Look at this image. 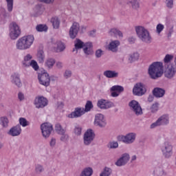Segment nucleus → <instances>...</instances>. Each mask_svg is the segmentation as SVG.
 Here are the masks:
<instances>
[{
	"instance_id": "5701e85b",
	"label": "nucleus",
	"mask_w": 176,
	"mask_h": 176,
	"mask_svg": "<svg viewBox=\"0 0 176 176\" xmlns=\"http://www.w3.org/2000/svg\"><path fill=\"white\" fill-rule=\"evenodd\" d=\"M164 94H166V90L163 88L160 87H155L153 90V95L156 98H162L164 97Z\"/></svg>"
},
{
	"instance_id": "cd10ccee",
	"label": "nucleus",
	"mask_w": 176,
	"mask_h": 176,
	"mask_svg": "<svg viewBox=\"0 0 176 176\" xmlns=\"http://www.w3.org/2000/svg\"><path fill=\"white\" fill-rule=\"evenodd\" d=\"M36 58L39 64H43L45 63V55L43 50H40L37 52Z\"/></svg>"
},
{
	"instance_id": "9d476101",
	"label": "nucleus",
	"mask_w": 176,
	"mask_h": 176,
	"mask_svg": "<svg viewBox=\"0 0 176 176\" xmlns=\"http://www.w3.org/2000/svg\"><path fill=\"white\" fill-rule=\"evenodd\" d=\"M146 93V86L142 82L136 83L133 88V96L141 97Z\"/></svg>"
},
{
	"instance_id": "2eb2a0df",
	"label": "nucleus",
	"mask_w": 176,
	"mask_h": 176,
	"mask_svg": "<svg viewBox=\"0 0 176 176\" xmlns=\"http://www.w3.org/2000/svg\"><path fill=\"white\" fill-rule=\"evenodd\" d=\"M38 79L40 85L47 87L50 85V76L47 72H44L41 74H38Z\"/></svg>"
},
{
	"instance_id": "20e7f679",
	"label": "nucleus",
	"mask_w": 176,
	"mask_h": 176,
	"mask_svg": "<svg viewBox=\"0 0 176 176\" xmlns=\"http://www.w3.org/2000/svg\"><path fill=\"white\" fill-rule=\"evenodd\" d=\"M137 140V133L135 132H129L125 135H119L117 136V141L122 142L125 145H131Z\"/></svg>"
},
{
	"instance_id": "a211bd4d",
	"label": "nucleus",
	"mask_w": 176,
	"mask_h": 176,
	"mask_svg": "<svg viewBox=\"0 0 176 176\" xmlns=\"http://www.w3.org/2000/svg\"><path fill=\"white\" fill-rule=\"evenodd\" d=\"M119 46H120V41L119 40H110L107 45V49L110 52H113V53H116L119 50Z\"/></svg>"
},
{
	"instance_id": "ddd939ff",
	"label": "nucleus",
	"mask_w": 176,
	"mask_h": 176,
	"mask_svg": "<svg viewBox=\"0 0 176 176\" xmlns=\"http://www.w3.org/2000/svg\"><path fill=\"white\" fill-rule=\"evenodd\" d=\"M85 113H86L85 111V107H78L74 109V111L68 114L67 118H69V119H76L83 116Z\"/></svg>"
},
{
	"instance_id": "e2e57ef3",
	"label": "nucleus",
	"mask_w": 176,
	"mask_h": 176,
	"mask_svg": "<svg viewBox=\"0 0 176 176\" xmlns=\"http://www.w3.org/2000/svg\"><path fill=\"white\" fill-rule=\"evenodd\" d=\"M23 60H25V61L31 62V60H32V55H31L30 54H26L24 56Z\"/></svg>"
},
{
	"instance_id": "ea45409f",
	"label": "nucleus",
	"mask_w": 176,
	"mask_h": 176,
	"mask_svg": "<svg viewBox=\"0 0 176 176\" xmlns=\"http://www.w3.org/2000/svg\"><path fill=\"white\" fill-rule=\"evenodd\" d=\"M107 146L109 149H117V148H119V143L116 141H111L108 144Z\"/></svg>"
},
{
	"instance_id": "39448f33",
	"label": "nucleus",
	"mask_w": 176,
	"mask_h": 176,
	"mask_svg": "<svg viewBox=\"0 0 176 176\" xmlns=\"http://www.w3.org/2000/svg\"><path fill=\"white\" fill-rule=\"evenodd\" d=\"M21 34V28L16 22H12L9 26V36L12 41H16Z\"/></svg>"
},
{
	"instance_id": "4be33fe9",
	"label": "nucleus",
	"mask_w": 176,
	"mask_h": 176,
	"mask_svg": "<svg viewBox=\"0 0 176 176\" xmlns=\"http://www.w3.org/2000/svg\"><path fill=\"white\" fill-rule=\"evenodd\" d=\"M11 82L15 85L17 87H21V80L20 79V75L17 73H14L10 77Z\"/></svg>"
},
{
	"instance_id": "a18cd8bd",
	"label": "nucleus",
	"mask_w": 176,
	"mask_h": 176,
	"mask_svg": "<svg viewBox=\"0 0 176 176\" xmlns=\"http://www.w3.org/2000/svg\"><path fill=\"white\" fill-rule=\"evenodd\" d=\"M6 1L7 3V10L8 12H12L14 0H6Z\"/></svg>"
},
{
	"instance_id": "e433bc0d",
	"label": "nucleus",
	"mask_w": 176,
	"mask_h": 176,
	"mask_svg": "<svg viewBox=\"0 0 176 176\" xmlns=\"http://www.w3.org/2000/svg\"><path fill=\"white\" fill-rule=\"evenodd\" d=\"M111 174H112V169H111V168L105 167L100 174V176H111Z\"/></svg>"
},
{
	"instance_id": "f704fd0d",
	"label": "nucleus",
	"mask_w": 176,
	"mask_h": 176,
	"mask_svg": "<svg viewBox=\"0 0 176 176\" xmlns=\"http://www.w3.org/2000/svg\"><path fill=\"white\" fill-rule=\"evenodd\" d=\"M93 175V168L90 167H87L84 168V170L81 172L80 176H91Z\"/></svg>"
},
{
	"instance_id": "4c0bfd02",
	"label": "nucleus",
	"mask_w": 176,
	"mask_h": 176,
	"mask_svg": "<svg viewBox=\"0 0 176 176\" xmlns=\"http://www.w3.org/2000/svg\"><path fill=\"white\" fill-rule=\"evenodd\" d=\"M36 30L38 31V32H46V31H47V26L42 24L37 25Z\"/></svg>"
},
{
	"instance_id": "a19ab883",
	"label": "nucleus",
	"mask_w": 176,
	"mask_h": 176,
	"mask_svg": "<svg viewBox=\"0 0 176 176\" xmlns=\"http://www.w3.org/2000/svg\"><path fill=\"white\" fill-rule=\"evenodd\" d=\"M56 131L59 134H65V129L61 126V124H56L55 126Z\"/></svg>"
},
{
	"instance_id": "49530a36",
	"label": "nucleus",
	"mask_w": 176,
	"mask_h": 176,
	"mask_svg": "<svg viewBox=\"0 0 176 176\" xmlns=\"http://www.w3.org/2000/svg\"><path fill=\"white\" fill-rule=\"evenodd\" d=\"M154 171L157 175L160 176L164 175L166 174L162 167H157L155 169Z\"/></svg>"
},
{
	"instance_id": "f257e3e1",
	"label": "nucleus",
	"mask_w": 176,
	"mask_h": 176,
	"mask_svg": "<svg viewBox=\"0 0 176 176\" xmlns=\"http://www.w3.org/2000/svg\"><path fill=\"white\" fill-rule=\"evenodd\" d=\"M35 37L32 34H28L19 38L16 43V47L18 50H28L34 45Z\"/></svg>"
},
{
	"instance_id": "bb28decb",
	"label": "nucleus",
	"mask_w": 176,
	"mask_h": 176,
	"mask_svg": "<svg viewBox=\"0 0 176 176\" xmlns=\"http://www.w3.org/2000/svg\"><path fill=\"white\" fill-rule=\"evenodd\" d=\"M50 22L52 24V27L54 30H58L60 28V23L61 21L58 16H52L50 19Z\"/></svg>"
},
{
	"instance_id": "473e14b6",
	"label": "nucleus",
	"mask_w": 176,
	"mask_h": 176,
	"mask_svg": "<svg viewBox=\"0 0 176 176\" xmlns=\"http://www.w3.org/2000/svg\"><path fill=\"white\" fill-rule=\"evenodd\" d=\"M128 60L129 63H134V61H138V60H140V53L134 52L129 54Z\"/></svg>"
},
{
	"instance_id": "0eeeda50",
	"label": "nucleus",
	"mask_w": 176,
	"mask_h": 176,
	"mask_svg": "<svg viewBox=\"0 0 176 176\" xmlns=\"http://www.w3.org/2000/svg\"><path fill=\"white\" fill-rule=\"evenodd\" d=\"M173 144L168 142H165L161 146V152L165 159H170L173 156Z\"/></svg>"
},
{
	"instance_id": "1a4fd4ad",
	"label": "nucleus",
	"mask_w": 176,
	"mask_h": 176,
	"mask_svg": "<svg viewBox=\"0 0 176 176\" xmlns=\"http://www.w3.org/2000/svg\"><path fill=\"white\" fill-rule=\"evenodd\" d=\"M94 138H96V133H94V130L91 129H87L83 135L84 145H86L87 146L90 145V144L94 141Z\"/></svg>"
},
{
	"instance_id": "37998d69",
	"label": "nucleus",
	"mask_w": 176,
	"mask_h": 176,
	"mask_svg": "<svg viewBox=\"0 0 176 176\" xmlns=\"http://www.w3.org/2000/svg\"><path fill=\"white\" fill-rule=\"evenodd\" d=\"M163 30H164V25L159 23L156 26L155 32L157 34V35H160V34H162L163 32Z\"/></svg>"
},
{
	"instance_id": "c9c22d12",
	"label": "nucleus",
	"mask_w": 176,
	"mask_h": 176,
	"mask_svg": "<svg viewBox=\"0 0 176 176\" xmlns=\"http://www.w3.org/2000/svg\"><path fill=\"white\" fill-rule=\"evenodd\" d=\"M173 58H174V55L173 54H166L164 58V63L165 64L166 67H168L169 64L171 63V61H173Z\"/></svg>"
},
{
	"instance_id": "2f4dec72",
	"label": "nucleus",
	"mask_w": 176,
	"mask_h": 176,
	"mask_svg": "<svg viewBox=\"0 0 176 176\" xmlns=\"http://www.w3.org/2000/svg\"><path fill=\"white\" fill-rule=\"evenodd\" d=\"M83 46H85V43L80 39L77 38L74 41V49L73 50V52H75L76 50H79V49H83Z\"/></svg>"
},
{
	"instance_id": "aec40b11",
	"label": "nucleus",
	"mask_w": 176,
	"mask_h": 176,
	"mask_svg": "<svg viewBox=\"0 0 176 176\" xmlns=\"http://www.w3.org/2000/svg\"><path fill=\"white\" fill-rule=\"evenodd\" d=\"M82 52L85 56H91L94 53V50H93V43L87 42L82 47Z\"/></svg>"
},
{
	"instance_id": "c756f323",
	"label": "nucleus",
	"mask_w": 176,
	"mask_h": 176,
	"mask_svg": "<svg viewBox=\"0 0 176 176\" xmlns=\"http://www.w3.org/2000/svg\"><path fill=\"white\" fill-rule=\"evenodd\" d=\"M34 12L36 16H41L45 12V7L42 4H38L34 7Z\"/></svg>"
},
{
	"instance_id": "6e6552de",
	"label": "nucleus",
	"mask_w": 176,
	"mask_h": 176,
	"mask_svg": "<svg viewBox=\"0 0 176 176\" xmlns=\"http://www.w3.org/2000/svg\"><path fill=\"white\" fill-rule=\"evenodd\" d=\"M41 131L43 138H49L53 132V125L49 122L43 123L41 125Z\"/></svg>"
},
{
	"instance_id": "393cba45",
	"label": "nucleus",
	"mask_w": 176,
	"mask_h": 176,
	"mask_svg": "<svg viewBox=\"0 0 176 176\" xmlns=\"http://www.w3.org/2000/svg\"><path fill=\"white\" fill-rule=\"evenodd\" d=\"M65 43L62 41H56L55 47H54V52L56 53H61L65 50Z\"/></svg>"
},
{
	"instance_id": "de8ad7c7",
	"label": "nucleus",
	"mask_w": 176,
	"mask_h": 176,
	"mask_svg": "<svg viewBox=\"0 0 176 176\" xmlns=\"http://www.w3.org/2000/svg\"><path fill=\"white\" fill-rule=\"evenodd\" d=\"M30 67H32L34 71H38L39 69V65H38V62L35 60H32L30 61Z\"/></svg>"
},
{
	"instance_id": "bf43d9fd",
	"label": "nucleus",
	"mask_w": 176,
	"mask_h": 176,
	"mask_svg": "<svg viewBox=\"0 0 176 176\" xmlns=\"http://www.w3.org/2000/svg\"><path fill=\"white\" fill-rule=\"evenodd\" d=\"M158 126H162V124H160L159 120L157 119L156 122L151 124L150 127L151 129H156V127H158Z\"/></svg>"
},
{
	"instance_id": "603ef678",
	"label": "nucleus",
	"mask_w": 176,
	"mask_h": 176,
	"mask_svg": "<svg viewBox=\"0 0 176 176\" xmlns=\"http://www.w3.org/2000/svg\"><path fill=\"white\" fill-rule=\"evenodd\" d=\"M35 171L38 173H43V171H45V168H43V166L37 164L35 167Z\"/></svg>"
},
{
	"instance_id": "a878e982",
	"label": "nucleus",
	"mask_w": 176,
	"mask_h": 176,
	"mask_svg": "<svg viewBox=\"0 0 176 176\" xmlns=\"http://www.w3.org/2000/svg\"><path fill=\"white\" fill-rule=\"evenodd\" d=\"M54 64H56V59L53 58H48L44 62V65L47 69H52L54 67Z\"/></svg>"
},
{
	"instance_id": "79ce46f5",
	"label": "nucleus",
	"mask_w": 176,
	"mask_h": 176,
	"mask_svg": "<svg viewBox=\"0 0 176 176\" xmlns=\"http://www.w3.org/2000/svg\"><path fill=\"white\" fill-rule=\"evenodd\" d=\"M93 108V102L91 101H87L85 104V108H84V111L86 112H90Z\"/></svg>"
},
{
	"instance_id": "3c124183",
	"label": "nucleus",
	"mask_w": 176,
	"mask_h": 176,
	"mask_svg": "<svg viewBox=\"0 0 176 176\" xmlns=\"http://www.w3.org/2000/svg\"><path fill=\"white\" fill-rule=\"evenodd\" d=\"M116 166L118 167H122V166H126V164L122 160L121 157H120L115 163Z\"/></svg>"
},
{
	"instance_id": "680f3d73",
	"label": "nucleus",
	"mask_w": 176,
	"mask_h": 176,
	"mask_svg": "<svg viewBox=\"0 0 176 176\" xmlns=\"http://www.w3.org/2000/svg\"><path fill=\"white\" fill-rule=\"evenodd\" d=\"M18 98L19 101H24V100H25V95H24L23 92H19Z\"/></svg>"
},
{
	"instance_id": "f3484780",
	"label": "nucleus",
	"mask_w": 176,
	"mask_h": 176,
	"mask_svg": "<svg viewBox=\"0 0 176 176\" xmlns=\"http://www.w3.org/2000/svg\"><path fill=\"white\" fill-rule=\"evenodd\" d=\"M97 107L100 109H109V108L113 107V103L104 99H100L98 100Z\"/></svg>"
},
{
	"instance_id": "7ed1b4c3",
	"label": "nucleus",
	"mask_w": 176,
	"mask_h": 176,
	"mask_svg": "<svg viewBox=\"0 0 176 176\" xmlns=\"http://www.w3.org/2000/svg\"><path fill=\"white\" fill-rule=\"evenodd\" d=\"M148 75L151 79H157L163 76V63L154 62L148 67Z\"/></svg>"
},
{
	"instance_id": "09e8293b",
	"label": "nucleus",
	"mask_w": 176,
	"mask_h": 176,
	"mask_svg": "<svg viewBox=\"0 0 176 176\" xmlns=\"http://www.w3.org/2000/svg\"><path fill=\"white\" fill-rule=\"evenodd\" d=\"M74 133L75 135H80L82 134V127L79 125L76 126L74 129Z\"/></svg>"
},
{
	"instance_id": "f8f14e48",
	"label": "nucleus",
	"mask_w": 176,
	"mask_h": 176,
	"mask_svg": "<svg viewBox=\"0 0 176 176\" xmlns=\"http://www.w3.org/2000/svg\"><path fill=\"white\" fill-rule=\"evenodd\" d=\"M129 106L130 107V109L133 111V113L136 115V116H141L142 115V107H141V104H140V102L137 100H131L129 103Z\"/></svg>"
},
{
	"instance_id": "7c9ffc66",
	"label": "nucleus",
	"mask_w": 176,
	"mask_h": 176,
	"mask_svg": "<svg viewBox=\"0 0 176 176\" xmlns=\"http://www.w3.org/2000/svg\"><path fill=\"white\" fill-rule=\"evenodd\" d=\"M109 35L111 36H119V38H123V33L120 32V30L116 29V28H111L109 31Z\"/></svg>"
},
{
	"instance_id": "72a5a7b5",
	"label": "nucleus",
	"mask_w": 176,
	"mask_h": 176,
	"mask_svg": "<svg viewBox=\"0 0 176 176\" xmlns=\"http://www.w3.org/2000/svg\"><path fill=\"white\" fill-rule=\"evenodd\" d=\"M0 124L3 129H8L9 127V119L6 116L0 118Z\"/></svg>"
},
{
	"instance_id": "f03ea898",
	"label": "nucleus",
	"mask_w": 176,
	"mask_h": 176,
	"mask_svg": "<svg viewBox=\"0 0 176 176\" xmlns=\"http://www.w3.org/2000/svg\"><path fill=\"white\" fill-rule=\"evenodd\" d=\"M136 35L144 43H152V36L151 32L144 25H136L135 27Z\"/></svg>"
},
{
	"instance_id": "9b49d317",
	"label": "nucleus",
	"mask_w": 176,
	"mask_h": 176,
	"mask_svg": "<svg viewBox=\"0 0 176 176\" xmlns=\"http://www.w3.org/2000/svg\"><path fill=\"white\" fill-rule=\"evenodd\" d=\"M48 104L49 100H47V98L43 96H38L34 100V105L36 107V108H37V109L47 107Z\"/></svg>"
},
{
	"instance_id": "c85d7f7f",
	"label": "nucleus",
	"mask_w": 176,
	"mask_h": 176,
	"mask_svg": "<svg viewBox=\"0 0 176 176\" xmlns=\"http://www.w3.org/2000/svg\"><path fill=\"white\" fill-rule=\"evenodd\" d=\"M158 121L160 122L161 126L168 124V123H170V117L168 115H163L158 118Z\"/></svg>"
},
{
	"instance_id": "c03bdc74",
	"label": "nucleus",
	"mask_w": 176,
	"mask_h": 176,
	"mask_svg": "<svg viewBox=\"0 0 176 176\" xmlns=\"http://www.w3.org/2000/svg\"><path fill=\"white\" fill-rule=\"evenodd\" d=\"M120 158L126 164H127V163H129L130 161V154L128 153H124L121 155Z\"/></svg>"
},
{
	"instance_id": "052dcab7",
	"label": "nucleus",
	"mask_w": 176,
	"mask_h": 176,
	"mask_svg": "<svg viewBox=\"0 0 176 176\" xmlns=\"http://www.w3.org/2000/svg\"><path fill=\"white\" fill-rule=\"evenodd\" d=\"M132 6L134 8V9H138L140 8V3L137 0H133L131 1Z\"/></svg>"
},
{
	"instance_id": "b1692460",
	"label": "nucleus",
	"mask_w": 176,
	"mask_h": 176,
	"mask_svg": "<svg viewBox=\"0 0 176 176\" xmlns=\"http://www.w3.org/2000/svg\"><path fill=\"white\" fill-rule=\"evenodd\" d=\"M103 75L105 76V78H108L109 79H113L119 76V73L113 70H105L103 72Z\"/></svg>"
},
{
	"instance_id": "338daca9",
	"label": "nucleus",
	"mask_w": 176,
	"mask_h": 176,
	"mask_svg": "<svg viewBox=\"0 0 176 176\" xmlns=\"http://www.w3.org/2000/svg\"><path fill=\"white\" fill-rule=\"evenodd\" d=\"M96 30H91L89 32V35L90 36H96Z\"/></svg>"
},
{
	"instance_id": "5fc2aeb1",
	"label": "nucleus",
	"mask_w": 176,
	"mask_h": 176,
	"mask_svg": "<svg viewBox=\"0 0 176 176\" xmlns=\"http://www.w3.org/2000/svg\"><path fill=\"white\" fill-rule=\"evenodd\" d=\"M72 76V72L71 70H66L63 74L65 79H69Z\"/></svg>"
},
{
	"instance_id": "69168bd1",
	"label": "nucleus",
	"mask_w": 176,
	"mask_h": 176,
	"mask_svg": "<svg viewBox=\"0 0 176 176\" xmlns=\"http://www.w3.org/2000/svg\"><path fill=\"white\" fill-rule=\"evenodd\" d=\"M39 2H43V3H47L48 5H50V3H53L54 2V0H38Z\"/></svg>"
},
{
	"instance_id": "4468645a",
	"label": "nucleus",
	"mask_w": 176,
	"mask_h": 176,
	"mask_svg": "<svg viewBox=\"0 0 176 176\" xmlns=\"http://www.w3.org/2000/svg\"><path fill=\"white\" fill-rule=\"evenodd\" d=\"M176 74V68L174 64H169L166 66L164 75L167 79H173Z\"/></svg>"
},
{
	"instance_id": "423d86ee",
	"label": "nucleus",
	"mask_w": 176,
	"mask_h": 176,
	"mask_svg": "<svg viewBox=\"0 0 176 176\" xmlns=\"http://www.w3.org/2000/svg\"><path fill=\"white\" fill-rule=\"evenodd\" d=\"M107 118L102 113H97L95 115L94 120V125L100 129H105L107 127Z\"/></svg>"
},
{
	"instance_id": "8fccbe9b",
	"label": "nucleus",
	"mask_w": 176,
	"mask_h": 176,
	"mask_svg": "<svg viewBox=\"0 0 176 176\" xmlns=\"http://www.w3.org/2000/svg\"><path fill=\"white\" fill-rule=\"evenodd\" d=\"M151 111L153 113H155V112H157V111H159V103L153 104L151 107Z\"/></svg>"
},
{
	"instance_id": "6ab92c4d",
	"label": "nucleus",
	"mask_w": 176,
	"mask_h": 176,
	"mask_svg": "<svg viewBox=\"0 0 176 176\" xmlns=\"http://www.w3.org/2000/svg\"><path fill=\"white\" fill-rule=\"evenodd\" d=\"M21 126H20V124H17L11 127L7 132V134L11 137H19V135L21 134Z\"/></svg>"
},
{
	"instance_id": "dca6fc26",
	"label": "nucleus",
	"mask_w": 176,
	"mask_h": 176,
	"mask_svg": "<svg viewBox=\"0 0 176 176\" xmlns=\"http://www.w3.org/2000/svg\"><path fill=\"white\" fill-rule=\"evenodd\" d=\"M80 30V25L78 23L74 22L70 27L69 31V35L72 39H75L76 36H78L79 30Z\"/></svg>"
},
{
	"instance_id": "58836bf2",
	"label": "nucleus",
	"mask_w": 176,
	"mask_h": 176,
	"mask_svg": "<svg viewBox=\"0 0 176 176\" xmlns=\"http://www.w3.org/2000/svg\"><path fill=\"white\" fill-rule=\"evenodd\" d=\"M19 126H22V127H27V126H30V122L27 120L25 118H20L19 120Z\"/></svg>"
},
{
	"instance_id": "864d4df0",
	"label": "nucleus",
	"mask_w": 176,
	"mask_h": 176,
	"mask_svg": "<svg viewBox=\"0 0 176 176\" xmlns=\"http://www.w3.org/2000/svg\"><path fill=\"white\" fill-rule=\"evenodd\" d=\"M103 54H104V51H102V50H101V49L97 50L95 52V56H96V58H101Z\"/></svg>"
},
{
	"instance_id": "774afa93",
	"label": "nucleus",
	"mask_w": 176,
	"mask_h": 176,
	"mask_svg": "<svg viewBox=\"0 0 176 176\" xmlns=\"http://www.w3.org/2000/svg\"><path fill=\"white\" fill-rule=\"evenodd\" d=\"M56 66L57 67V68H59V69L63 68V63L58 61L56 63Z\"/></svg>"
},
{
	"instance_id": "412c9836",
	"label": "nucleus",
	"mask_w": 176,
	"mask_h": 176,
	"mask_svg": "<svg viewBox=\"0 0 176 176\" xmlns=\"http://www.w3.org/2000/svg\"><path fill=\"white\" fill-rule=\"evenodd\" d=\"M124 88L120 85H114L111 87V97H119V95L124 91Z\"/></svg>"
},
{
	"instance_id": "0e129e2a",
	"label": "nucleus",
	"mask_w": 176,
	"mask_h": 176,
	"mask_svg": "<svg viewBox=\"0 0 176 176\" xmlns=\"http://www.w3.org/2000/svg\"><path fill=\"white\" fill-rule=\"evenodd\" d=\"M30 64H31V62L25 60V59H23V60L22 61V65L27 68L30 67Z\"/></svg>"
},
{
	"instance_id": "4d7b16f0",
	"label": "nucleus",
	"mask_w": 176,
	"mask_h": 176,
	"mask_svg": "<svg viewBox=\"0 0 176 176\" xmlns=\"http://www.w3.org/2000/svg\"><path fill=\"white\" fill-rule=\"evenodd\" d=\"M166 3L167 8L169 9H173V8H174V0H166Z\"/></svg>"
},
{
	"instance_id": "6e6d98bb",
	"label": "nucleus",
	"mask_w": 176,
	"mask_h": 176,
	"mask_svg": "<svg viewBox=\"0 0 176 176\" xmlns=\"http://www.w3.org/2000/svg\"><path fill=\"white\" fill-rule=\"evenodd\" d=\"M56 144H57V139H56V138H52L50 140V146H51V148H54Z\"/></svg>"
},
{
	"instance_id": "13d9d810",
	"label": "nucleus",
	"mask_w": 176,
	"mask_h": 176,
	"mask_svg": "<svg viewBox=\"0 0 176 176\" xmlns=\"http://www.w3.org/2000/svg\"><path fill=\"white\" fill-rule=\"evenodd\" d=\"M60 141L62 142H67L68 141V135L65 134V133H63V134H60Z\"/></svg>"
}]
</instances>
